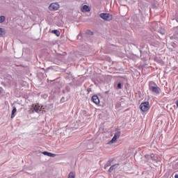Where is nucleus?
Wrapping results in <instances>:
<instances>
[{
    "label": "nucleus",
    "mask_w": 178,
    "mask_h": 178,
    "mask_svg": "<svg viewBox=\"0 0 178 178\" xmlns=\"http://www.w3.org/2000/svg\"><path fill=\"white\" fill-rule=\"evenodd\" d=\"M116 166V165H113L112 166L110 167L108 172L110 173H111V172H113V170H115V167Z\"/></svg>",
    "instance_id": "nucleus-19"
},
{
    "label": "nucleus",
    "mask_w": 178,
    "mask_h": 178,
    "mask_svg": "<svg viewBox=\"0 0 178 178\" xmlns=\"http://www.w3.org/2000/svg\"><path fill=\"white\" fill-rule=\"evenodd\" d=\"M99 17L106 22H110V20H112V15L109 13H101L99 15Z\"/></svg>",
    "instance_id": "nucleus-2"
},
{
    "label": "nucleus",
    "mask_w": 178,
    "mask_h": 178,
    "mask_svg": "<svg viewBox=\"0 0 178 178\" xmlns=\"http://www.w3.org/2000/svg\"><path fill=\"white\" fill-rule=\"evenodd\" d=\"M42 154L43 155H47V156H51V158H55V156H56V154L48 152H43Z\"/></svg>",
    "instance_id": "nucleus-8"
},
{
    "label": "nucleus",
    "mask_w": 178,
    "mask_h": 178,
    "mask_svg": "<svg viewBox=\"0 0 178 178\" xmlns=\"http://www.w3.org/2000/svg\"><path fill=\"white\" fill-rule=\"evenodd\" d=\"M8 81H7V83H8L9 84H12V83L13 82V79H12V76H8Z\"/></svg>",
    "instance_id": "nucleus-18"
},
{
    "label": "nucleus",
    "mask_w": 178,
    "mask_h": 178,
    "mask_svg": "<svg viewBox=\"0 0 178 178\" xmlns=\"http://www.w3.org/2000/svg\"><path fill=\"white\" fill-rule=\"evenodd\" d=\"M117 87L118 88V90H121L122 88V83H118L117 85Z\"/></svg>",
    "instance_id": "nucleus-23"
},
{
    "label": "nucleus",
    "mask_w": 178,
    "mask_h": 178,
    "mask_svg": "<svg viewBox=\"0 0 178 178\" xmlns=\"http://www.w3.org/2000/svg\"><path fill=\"white\" fill-rule=\"evenodd\" d=\"M175 178H178V174H176V175H175Z\"/></svg>",
    "instance_id": "nucleus-26"
},
{
    "label": "nucleus",
    "mask_w": 178,
    "mask_h": 178,
    "mask_svg": "<svg viewBox=\"0 0 178 178\" xmlns=\"http://www.w3.org/2000/svg\"><path fill=\"white\" fill-rule=\"evenodd\" d=\"M58 8H59V4H58V3H52L49 6V10H58Z\"/></svg>",
    "instance_id": "nucleus-6"
},
{
    "label": "nucleus",
    "mask_w": 178,
    "mask_h": 178,
    "mask_svg": "<svg viewBox=\"0 0 178 178\" xmlns=\"http://www.w3.org/2000/svg\"><path fill=\"white\" fill-rule=\"evenodd\" d=\"M82 9H83V12H90L91 10L90 7L87 5H84Z\"/></svg>",
    "instance_id": "nucleus-9"
},
{
    "label": "nucleus",
    "mask_w": 178,
    "mask_h": 178,
    "mask_svg": "<svg viewBox=\"0 0 178 178\" xmlns=\"http://www.w3.org/2000/svg\"><path fill=\"white\" fill-rule=\"evenodd\" d=\"M139 108L142 112H147L149 111V102H145L143 103H141L139 106Z\"/></svg>",
    "instance_id": "nucleus-1"
},
{
    "label": "nucleus",
    "mask_w": 178,
    "mask_h": 178,
    "mask_svg": "<svg viewBox=\"0 0 178 178\" xmlns=\"http://www.w3.org/2000/svg\"><path fill=\"white\" fill-rule=\"evenodd\" d=\"M149 90L152 91L154 94L159 95L161 94V88L158 86H149Z\"/></svg>",
    "instance_id": "nucleus-3"
},
{
    "label": "nucleus",
    "mask_w": 178,
    "mask_h": 178,
    "mask_svg": "<svg viewBox=\"0 0 178 178\" xmlns=\"http://www.w3.org/2000/svg\"><path fill=\"white\" fill-rule=\"evenodd\" d=\"M51 33H53V34H56L57 37H59V35H60V32L56 29L52 30Z\"/></svg>",
    "instance_id": "nucleus-11"
},
{
    "label": "nucleus",
    "mask_w": 178,
    "mask_h": 178,
    "mask_svg": "<svg viewBox=\"0 0 178 178\" xmlns=\"http://www.w3.org/2000/svg\"><path fill=\"white\" fill-rule=\"evenodd\" d=\"M152 27H153L154 30H156V29H158V24L156 22H154L152 24Z\"/></svg>",
    "instance_id": "nucleus-17"
},
{
    "label": "nucleus",
    "mask_w": 178,
    "mask_h": 178,
    "mask_svg": "<svg viewBox=\"0 0 178 178\" xmlns=\"http://www.w3.org/2000/svg\"><path fill=\"white\" fill-rule=\"evenodd\" d=\"M56 58L58 60H63V58H65V56H63V54H57Z\"/></svg>",
    "instance_id": "nucleus-10"
},
{
    "label": "nucleus",
    "mask_w": 178,
    "mask_h": 178,
    "mask_svg": "<svg viewBox=\"0 0 178 178\" xmlns=\"http://www.w3.org/2000/svg\"><path fill=\"white\" fill-rule=\"evenodd\" d=\"M109 92V91H106L105 93L106 94H108Z\"/></svg>",
    "instance_id": "nucleus-27"
},
{
    "label": "nucleus",
    "mask_w": 178,
    "mask_h": 178,
    "mask_svg": "<svg viewBox=\"0 0 178 178\" xmlns=\"http://www.w3.org/2000/svg\"><path fill=\"white\" fill-rule=\"evenodd\" d=\"M114 136L115 137H118V138H119V137H120V129H117V131L115 133Z\"/></svg>",
    "instance_id": "nucleus-15"
},
{
    "label": "nucleus",
    "mask_w": 178,
    "mask_h": 178,
    "mask_svg": "<svg viewBox=\"0 0 178 178\" xmlns=\"http://www.w3.org/2000/svg\"><path fill=\"white\" fill-rule=\"evenodd\" d=\"M87 91H88V94H90V92H91V91H92V90L91 88H88Z\"/></svg>",
    "instance_id": "nucleus-24"
},
{
    "label": "nucleus",
    "mask_w": 178,
    "mask_h": 178,
    "mask_svg": "<svg viewBox=\"0 0 178 178\" xmlns=\"http://www.w3.org/2000/svg\"><path fill=\"white\" fill-rule=\"evenodd\" d=\"M6 31L3 28H0V35H5Z\"/></svg>",
    "instance_id": "nucleus-14"
},
{
    "label": "nucleus",
    "mask_w": 178,
    "mask_h": 178,
    "mask_svg": "<svg viewBox=\"0 0 178 178\" xmlns=\"http://www.w3.org/2000/svg\"><path fill=\"white\" fill-rule=\"evenodd\" d=\"M87 148L88 149H92V148H94V143H89V145H88Z\"/></svg>",
    "instance_id": "nucleus-16"
},
{
    "label": "nucleus",
    "mask_w": 178,
    "mask_h": 178,
    "mask_svg": "<svg viewBox=\"0 0 178 178\" xmlns=\"http://www.w3.org/2000/svg\"><path fill=\"white\" fill-rule=\"evenodd\" d=\"M31 109L33 113L36 112V113H40L41 111V108L39 104H33Z\"/></svg>",
    "instance_id": "nucleus-5"
},
{
    "label": "nucleus",
    "mask_w": 178,
    "mask_h": 178,
    "mask_svg": "<svg viewBox=\"0 0 178 178\" xmlns=\"http://www.w3.org/2000/svg\"><path fill=\"white\" fill-rule=\"evenodd\" d=\"M112 163V160H108V162L104 165V169H106V168H109Z\"/></svg>",
    "instance_id": "nucleus-13"
},
{
    "label": "nucleus",
    "mask_w": 178,
    "mask_h": 178,
    "mask_svg": "<svg viewBox=\"0 0 178 178\" xmlns=\"http://www.w3.org/2000/svg\"><path fill=\"white\" fill-rule=\"evenodd\" d=\"M118 138L114 135V136L113 137L112 140H111V143H116V140H118Z\"/></svg>",
    "instance_id": "nucleus-20"
},
{
    "label": "nucleus",
    "mask_w": 178,
    "mask_h": 178,
    "mask_svg": "<svg viewBox=\"0 0 178 178\" xmlns=\"http://www.w3.org/2000/svg\"><path fill=\"white\" fill-rule=\"evenodd\" d=\"M145 158L148 161V162H154V161H156V157L155 156V154H146L145 155Z\"/></svg>",
    "instance_id": "nucleus-4"
},
{
    "label": "nucleus",
    "mask_w": 178,
    "mask_h": 178,
    "mask_svg": "<svg viewBox=\"0 0 178 178\" xmlns=\"http://www.w3.org/2000/svg\"><path fill=\"white\" fill-rule=\"evenodd\" d=\"M75 177H76V176H75L74 173L70 172L69 174L68 178H75Z\"/></svg>",
    "instance_id": "nucleus-22"
},
{
    "label": "nucleus",
    "mask_w": 178,
    "mask_h": 178,
    "mask_svg": "<svg viewBox=\"0 0 178 178\" xmlns=\"http://www.w3.org/2000/svg\"><path fill=\"white\" fill-rule=\"evenodd\" d=\"M92 102H94V104H95L96 105H98V104H99V99L98 98L97 95H93L92 97Z\"/></svg>",
    "instance_id": "nucleus-7"
},
{
    "label": "nucleus",
    "mask_w": 178,
    "mask_h": 178,
    "mask_svg": "<svg viewBox=\"0 0 178 178\" xmlns=\"http://www.w3.org/2000/svg\"><path fill=\"white\" fill-rule=\"evenodd\" d=\"M5 22V16L1 15L0 16V23H3Z\"/></svg>",
    "instance_id": "nucleus-21"
},
{
    "label": "nucleus",
    "mask_w": 178,
    "mask_h": 178,
    "mask_svg": "<svg viewBox=\"0 0 178 178\" xmlns=\"http://www.w3.org/2000/svg\"><path fill=\"white\" fill-rule=\"evenodd\" d=\"M17 112V109H16V107H13L12 113H11V118H13L15 117V113Z\"/></svg>",
    "instance_id": "nucleus-12"
},
{
    "label": "nucleus",
    "mask_w": 178,
    "mask_h": 178,
    "mask_svg": "<svg viewBox=\"0 0 178 178\" xmlns=\"http://www.w3.org/2000/svg\"><path fill=\"white\" fill-rule=\"evenodd\" d=\"M176 105H177V108H178V100L175 102Z\"/></svg>",
    "instance_id": "nucleus-25"
}]
</instances>
